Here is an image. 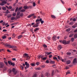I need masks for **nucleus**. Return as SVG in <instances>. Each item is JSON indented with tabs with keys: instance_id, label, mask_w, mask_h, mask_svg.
<instances>
[{
	"instance_id": "f257e3e1",
	"label": "nucleus",
	"mask_w": 77,
	"mask_h": 77,
	"mask_svg": "<svg viewBox=\"0 0 77 77\" xmlns=\"http://www.w3.org/2000/svg\"><path fill=\"white\" fill-rule=\"evenodd\" d=\"M36 24H35L34 26H32L33 27H37L39 26V24L40 23V20L37 19L35 21Z\"/></svg>"
},
{
	"instance_id": "f03ea898",
	"label": "nucleus",
	"mask_w": 77,
	"mask_h": 77,
	"mask_svg": "<svg viewBox=\"0 0 77 77\" xmlns=\"http://www.w3.org/2000/svg\"><path fill=\"white\" fill-rule=\"evenodd\" d=\"M23 57L26 59V60H30V57L29 56V54L27 53L24 54H23Z\"/></svg>"
},
{
	"instance_id": "7ed1b4c3",
	"label": "nucleus",
	"mask_w": 77,
	"mask_h": 77,
	"mask_svg": "<svg viewBox=\"0 0 77 77\" xmlns=\"http://www.w3.org/2000/svg\"><path fill=\"white\" fill-rule=\"evenodd\" d=\"M3 45H5V46L6 47H8V48H10V45L7 43H4Z\"/></svg>"
},
{
	"instance_id": "20e7f679",
	"label": "nucleus",
	"mask_w": 77,
	"mask_h": 77,
	"mask_svg": "<svg viewBox=\"0 0 77 77\" xmlns=\"http://www.w3.org/2000/svg\"><path fill=\"white\" fill-rule=\"evenodd\" d=\"M12 71L14 73V75L16 74L17 72V71L14 68L13 69Z\"/></svg>"
},
{
	"instance_id": "39448f33",
	"label": "nucleus",
	"mask_w": 77,
	"mask_h": 77,
	"mask_svg": "<svg viewBox=\"0 0 77 77\" xmlns=\"http://www.w3.org/2000/svg\"><path fill=\"white\" fill-rule=\"evenodd\" d=\"M73 64H75L77 63V58H75L72 61Z\"/></svg>"
},
{
	"instance_id": "423d86ee",
	"label": "nucleus",
	"mask_w": 77,
	"mask_h": 77,
	"mask_svg": "<svg viewBox=\"0 0 77 77\" xmlns=\"http://www.w3.org/2000/svg\"><path fill=\"white\" fill-rule=\"evenodd\" d=\"M7 3V2L5 1H4L2 2L0 4V5L1 6H3L5 4H6Z\"/></svg>"
},
{
	"instance_id": "0eeeda50",
	"label": "nucleus",
	"mask_w": 77,
	"mask_h": 77,
	"mask_svg": "<svg viewBox=\"0 0 77 77\" xmlns=\"http://www.w3.org/2000/svg\"><path fill=\"white\" fill-rule=\"evenodd\" d=\"M25 65L27 67V69H28L29 67V64H28L27 62H25Z\"/></svg>"
},
{
	"instance_id": "6e6552de",
	"label": "nucleus",
	"mask_w": 77,
	"mask_h": 77,
	"mask_svg": "<svg viewBox=\"0 0 77 77\" xmlns=\"http://www.w3.org/2000/svg\"><path fill=\"white\" fill-rule=\"evenodd\" d=\"M10 48H15V49H16L17 48V47L16 46H14V45H10Z\"/></svg>"
},
{
	"instance_id": "1a4fd4ad",
	"label": "nucleus",
	"mask_w": 77,
	"mask_h": 77,
	"mask_svg": "<svg viewBox=\"0 0 77 77\" xmlns=\"http://www.w3.org/2000/svg\"><path fill=\"white\" fill-rule=\"evenodd\" d=\"M57 36H54L53 37V40L54 41H56L57 39Z\"/></svg>"
},
{
	"instance_id": "9d476101",
	"label": "nucleus",
	"mask_w": 77,
	"mask_h": 77,
	"mask_svg": "<svg viewBox=\"0 0 77 77\" xmlns=\"http://www.w3.org/2000/svg\"><path fill=\"white\" fill-rule=\"evenodd\" d=\"M4 66V64L3 63H1L0 64V67H1V68H3Z\"/></svg>"
},
{
	"instance_id": "9b49d317",
	"label": "nucleus",
	"mask_w": 77,
	"mask_h": 77,
	"mask_svg": "<svg viewBox=\"0 0 77 77\" xmlns=\"http://www.w3.org/2000/svg\"><path fill=\"white\" fill-rule=\"evenodd\" d=\"M39 30V28H35L34 30V32H36V31H38Z\"/></svg>"
},
{
	"instance_id": "f8f14e48",
	"label": "nucleus",
	"mask_w": 77,
	"mask_h": 77,
	"mask_svg": "<svg viewBox=\"0 0 77 77\" xmlns=\"http://www.w3.org/2000/svg\"><path fill=\"white\" fill-rule=\"evenodd\" d=\"M62 48V46L61 45L58 46V49L59 50H60Z\"/></svg>"
},
{
	"instance_id": "ddd939ff",
	"label": "nucleus",
	"mask_w": 77,
	"mask_h": 77,
	"mask_svg": "<svg viewBox=\"0 0 77 77\" xmlns=\"http://www.w3.org/2000/svg\"><path fill=\"white\" fill-rule=\"evenodd\" d=\"M62 43L63 44H66V41L65 40H63L62 41Z\"/></svg>"
},
{
	"instance_id": "4468645a",
	"label": "nucleus",
	"mask_w": 77,
	"mask_h": 77,
	"mask_svg": "<svg viewBox=\"0 0 77 77\" xmlns=\"http://www.w3.org/2000/svg\"><path fill=\"white\" fill-rule=\"evenodd\" d=\"M23 36L22 35H19V36H17V38L18 39H19L20 38H23Z\"/></svg>"
},
{
	"instance_id": "2eb2a0df",
	"label": "nucleus",
	"mask_w": 77,
	"mask_h": 77,
	"mask_svg": "<svg viewBox=\"0 0 77 77\" xmlns=\"http://www.w3.org/2000/svg\"><path fill=\"white\" fill-rule=\"evenodd\" d=\"M34 15V14H32L31 15H29L28 16V17L30 18V17H32Z\"/></svg>"
},
{
	"instance_id": "dca6fc26",
	"label": "nucleus",
	"mask_w": 77,
	"mask_h": 77,
	"mask_svg": "<svg viewBox=\"0 0 77 77\" xmlns=\"http://www.w3.org/2000/svg\"><path fill=\"white\" fill-rule=\"evenodd\" d=\"M71 63V61L70 60H69L67 61L66 63L67 64H69Z\"/></svg>"
},
{
	"instance_id": "f3484780",
	"label": "nucleus",
	"mask_w": 77,
	"mask_h": 77,
	"mask_svg": "<svg viewBox=\"0 0 77 77\" xmlns=\"http://www.w3.org/2000/svg\"><path fill=\"white\" fill-rule=\"evenodd\" d=\"M42 19L40 18V21L41 22V23L42 24L44 23V21L43 20H42Z\"/></svg>"
},
{
	"instance_id": "a211bd4d",
	"label": "nucleus",
	"mask_w": 77,
	"mask_h": 77,
	"mask_svg": "<svg viewBox=\"0 0 77 77\" xmlns=\"http://www.w3.org/2000/svg\"><path fill=\"white\" fill-rule=\"evenodd\" d=\"M51 18H52L53 19H55L56 18L55 16L54 15H51Z\"/></svg>"
},
{
	"instance_id": "6ab92c4d",
	"label": "nucleus",
	"mask_w": 77,
	"mask_h": 77,
	"mask_svg": "<svg viewBox=\"0 0 77 77\" xmlns=\"http://www.w3.org/2000/svg\"><path fill=\"white\" fill-rule=\"evenodd\" d=\"M16 37V35L14 33H13L12 34V38H15Z\"/></svg>"
},
{
	"instance_id": "aec40b11",
	"label": "nucleus",
	"mask_w": 77,
	"mask_h": 77,
	"mask_svg": "<svg viewBox=\"0 0 77 77\" xmlns=\"http://www.w3.org/2000/svg\"><path fill=\"white\" fill-rule=\"evenodd\" d=\"M26 11V10L25 9H22L20 11V12H24Z\"/></svg>"
},
{
	"instance_id": "412c9836",
	"label": "nucleus",
	"mask_w": 77,
	"mask_h": 77,
	"mask_svg": "<svg viewBox=\"0 0 77 77\" xmlns=\"http://www.w3.org/2000/svg\"><path fill=\"white\" fill-rule=\"evenodd\" d=\"M23 8L25 9H28V7L26 6H24L23 7Z\"/></svg>"
},
{
	"instance_id": "4be33fe9",
	"label": "nucleus",
	"mask_w": 77,
	"mask_h": 77,
	"mask_svg": "<svg viewBox=\"0 0 77 77\" xmlns=\"http://www.w3.org/2000/svg\"><path fill=\"white\" fill-rule=\"evenodd\" d=\"M2 38L3 39H5L7 38V37L6 36H3L2 37Z\"/></svg>"
},
{
	"instance_id": "5701e85b",
	"label": "nucleus",
	"mask_w": 77,
	"mask_h": 77,
	"mask_svg": "<svg viewBox=\"0 0 77 77\" xmlns=\"http://www.w3.org/2000/svg\"><path fill=\"white\" fill-rule=\"evenodd\" d=\"M8 63L9 65H11V63L12 62H11L10 61H8Z\"/></svg>"
},
{
	"instance_id": "b1692460",
	"label": "nucleus",
	"mask_w": 77,
	"mask_h": 77,
	"mask_svg": "<svg viewBox=\"0 0 77 77\" xmlns=\"http://www.w3.org/2000/svg\"><path fill=\"white\" fill-rule=\"evenodd\" d=\"M70 30H71L70 28H69L68 29H66V32H69Z\"/></svg>"
},
{
	"instance_id": "393cba45",
	"label": "nucleus",
	"mask_w": 77,
	"mask_h": 77,
	"mask_svg": "<svg viewBox=\"0 0 77 77\" xmlns=\"http://www.w3.org/2000/svg\"><path fill=\"white\" fill-rule=\"evenodd\" d=\"M15 63H11V65H12L13 66H15Z\"/></svg>"
},
{
	"instance_id": "a878e982",
	"label": "nucleus",
	"mask_w": 77,
	"mask_h": 77,
	"mask_svg": "<svg viewBox=\"0 0 77 77\" xmlns=\"http://www.w3.org/2000/svg\"><path fill=\"white\" fill-rule=\"evenodd\" d=\"M74 35V34H71L69 35V37H72Z\"/></svg>"
},
{
	"instance_id": "bb28decb",
	"label": "nucleus",
	"mask_w": 77,
	"mask_h": 77,
	"mask_svg": "<svg viewBox=\"0 0 77 77\" xmlns=\"http://www.w3.org/2000/svg\"><path fill=\"white\" fill-rule=\"evenodd\" d=\"M74 38H77V34H76L74 35Z\"/></svg>"
},
{
	"instance_id": "cd10ccee",
	"label": "nucleus",
	"mask_w": 77,
	"mask_h": 77,
	"mask_svg": "<svg viewBox=\"0 0 77 77\" xmlns=\"http://www.w3.org/2000/svg\"><path fill=\"white\" fill-rule=\"evenodd\" d=\"M2 9L4 11H5L6 10V7H3L2 8Z\"/></svg>"
},
{
	"instance_id": "c85d7f7f",
	"label": "nucleus",
	"mask_w": 77,
	"mask_h": 77,
	"mask_svg": "<svg viewBox=\"0 0 77 77\" xmlns=\"http://www.w3.org/2000/svg\"><path fill=\"white\" fill-rule=\"evenodd\" d=\"M74 38H71V41L72 42H73L74 41Z\"/></svg>"
},
{
	"instance_id": "c756f323",
	"label": "nucleus",
	"mask_w": 77,
	"mask_h": 77,
	"mask_svg": "<svg viewBox=\"0 0 77 77\" xmlns=\"http://www.w3.org/2000/svg\"><path fill=\"white\" fill-rule=\"evenodd\" d=\"M15 19V18L14 17H12L11 18V20H13Z\"/></svg>"
},
{
	"instance_id": "7c9ffc66",
	"label": "nucleus",
	"mask_w": 77,
	"mask_h": 77,
	"mask_svg": "<svg viewBox=\"0 0 77 77\" xmlns=\"http://www.w3.org/2000/svg\"><path fill=\"white\" fill-rule=\"evenodd\" d=\"M32 77H38L36 74H35L33 75Z\"/></svg>"
},
{
	"instance_id": "2f4dec72",
	"label": "nucleus",
	"mask_w": 77,
	"mask_h": 77,
	"mask_svg": "<svg viewBox=\"0 0 77 77\" xmlns=\"http://www.w3.org/2000/svg\"><path fill=\"white\" fill-rule=\"evenodd\" d=\"M50 63H51V64H54V63H55V62L53 61H50Z\"/></svg>"
},
{
	"instance_id": "473e14b6",
	"label": "nucleus",
	"mask_w": 77,
	"mask_h": 77,
	"mask_svg": "<svg viewBox=\"0 0 77 77\" xmlns=\"http://www.w3.org/2000/svg\"><path fill=\"white\" fill-rule=\"evenodd\" d=\"M24 15V14L23 13H21L20 14V17H22Z\"/></svg>"
},
{
	"instance_id": "72a5a7b5",
	"label": "nucleus",
	"mask_w": 77,
	"mask_h": 77,
	"mask_svg": "<svg viewBox=\"0 0 77 77\" xmlns=\"http://www.w3.org/2000/svg\"><path fill=\"white\" fill-rule=\"evenodd\" d=\"M43 46L45 48H47V46L45 44L43 45Z\"/></svg>"
},
{
	"instance_id": "f704fd0d",
	"label": "nucleus",
	"mask_w": 77,
	"mask_h": 77,
	"mask_svg": "<svg viewBox=\"0 0 77 77\" xmlns=\"http://www.w3.org/2000/svg\"><path fill=\"white\" fill-rule=\"evenodd\" d=\"M54 70H53L52 71V76H53V75H54Z\"/></svg>"
},
{
	"instance_id": "c9c22d12",
	"label": "nucleus",
	"mask_w": 77,
	"mask_h": 77,
	"mask_svg": "<svg viewBox=\"0 0 77 77\" xmlns=\"http://www.w3.org/2000/svg\"><path fill=\"white\" fill-rule=\"evenodd\" d=\"M18 10V8L17 7L15 9V12H17V11Z\"/></svg>"
},
{
	"instance_id": "e433bc0d",
	"label": "nucleus",
	"mask_w": 77,
	"mask_h": 77,
	"mask_svg": "<svg viewBox=\"0 0 77 77\" xmlns=\"http://www.w3.org/2000/svg\"><path fill=\"white\" fill-rule=\"evenodd\" d=\"M70 72L69 71L67 72V73H66V75H67L68 74H70Z\"/></svg>"
},
{
	"instance_id": "4c0bfd02",
	"label": "nucleus",
	"mask_w": 77,
	"mask_h": 77,
	"mask_svg": "<svg viewBox=\"0 0 77 77\" xmlns=\"http://www.w3.org/2000/svg\"><path fill=\"white\" fill-rule=\"evenodd\" d=\"M20 14V12L19 11H18L17 13V15H19Z\"/></svg>"
},
{
	"instance_id": "58836bf2",
	"label": "nucleus",
	"mask_w": 77,
	"mask_h": 77,
	"mask_svg": "<svg viewBox=\"0 0 77 77\" xmlns=\"http://www.w3.org/2000/svg\"><path fill=\"white\" fill-rule=\"evenodd\" d=\"M20 68L22 70L24 69V68H23V66H20Z\"/></svg>"
},
{
	"instance_id": "ea45409f",
	"label": "nucleus",
	"mask_w": 77,
	"mask_h": 77,
	"mask_svg": "<svg viewBox=\"0 0 77 77\" xmlns=\"http://www.w3.org/2000/svg\"><path fill=\"white\" fill-rule=\"evenodd\" d=\"M32 5L33 7H35V6H36V4L35 2H33L32 4Z\"/></svg>"
},
{
	"instance_id": "a19ab883",
	"label": "nucleus",
	"mask_w": 77,
	"mask_h": 77,
	"mask_svg": "<svg viewBox=\"0 0 77 77\" xmlns=\"http://www.w3.org/2000/svg\"><path fill=\"white\" fill-rule=\"evenodd\" d=\"M22 7H20V8H19L18 9V11H20L21 9H22Z\"/></svg>"
},
{
	"instance_id": "79ce46f5",
	"label": "nucleus",
	"mask_w": 77,
	"mask_h": 77,
	"mask_svg": "<svg viewBox=\"0 0 77 77\" xmlns=\"http://www.w3.org/2000/svg\"><path fill=\"white\" fill-rule=\"evenodd\" d=\"M36 70H40L41 69V68L40 67H38V68H36Z\"/></svg>"
},
{
	"instance_id": "37998d69",
	"label": "nucleus",
	"mask_w": 77,
	"mask_h": 77,
	"mask_svg": "<svg viewBox=\"0 0 77 77\" xmlns=\"http://www.w3.org/2000/svg\"><path fill=\"white\" fill-rule=\"evenodd\" d=\"M48 72H46L45 74V76H47L48 75Z\"/></svg>"
},
{
	"instance_id": "c03bdc74",
	"label": "nucleus",
	"mask_w": 77,
	"mask_h": 77,
	"mask_svg": "<svg viewBox=\"0 0 77 77\" xmlns=\"http://www.w3.org/2000/svg\"><path fill=\"white\" fill-rule=\"evenodd\" d=\"M16 17H17V18H20V17L19 16V15H17Z\"/></svg>"
},
{
	"instance_id": "a18cd8bd",
	"label": "nucleus",
	"mask_w": 77,
	"mask_h": 77,
	"mask_svg": "<svg viewBox=\"0 0 77 77\" xmlns=\"http://www.w3.org/2000/svg\"><path fill=\"white\" fill-rule=\"evenodd\" d=\"M46 59H47V57H45L43 58L42 59L43 60H45Z\"/></svg>"
},
{
	"instance_id": "49530a36",
	"label": "nucleus",
	"mask_w": 77,
	"mask_h": 77,
	"mask_svg": "<svg viewBox=\"0 0 77 77\" xmlns=\"http://www.w3.org/2000/svg\"><path fill=\"white\" fill-rule=\"evenodd\" d=\"M30 65H31L32 66H33L35 65V64L33 63H31Z\"/></svg>"
},
{
	"instance_id": "de8ad7c7",
	"label": "nucleus",
	"mask_w": 77,
	"mask_h": 77,
	"mask_svg": "<svg viewBox=\"0 0 77 77\" xmlns=\"http://www.w3.org/2000/svg\"><path fill=\"white\" fill-rule=\"evenodd\" d=\"M16 15V13H14L12 14L13 16L14 17Z\"/></svg>"
},
{
	"instance_id": "09e8293b",
	"label": "nucleus",
	"mask_w": 77,
	"mask_h": 77,
	"mask_svg": "<svg viewBox=\"0 0 77 77\" xmlns=\"http://www.w3.org/2000/svg\"><path fill=\"white\" fill-rule=\"evenodd\" d=\"M71 54V53L70 52L67 53V55H70Z\"/></svg>"
},
{
	"instance_id": "8fccbe9b",
	"label": "nucleus",
	"mask_w": 77,
	"mask_h": 77,
	"mask_svg": "<svg viewBox=\"0 0 77 77\" xmlns=\"http://www.w3.org/2000/svg\"><path fill=\"white\" fill-rule=\"evenodd\" d=\"M70 41H68L67 42H66V44H69L70 43Z\"/></svg>"
},
{
	"instance_id": "3c124183",
	"label": "nucleus",
	"mask_w": 77,
	"mask_h": 77,
	"mask_svg": "<svg viewBox=\"0 0 77 77\" xmlns=\"http://www.w3.org/2000/svg\"><path fill=\"white\" fill-rule=\"evenodd\" d=\"M53 59L54 60H57V57H53Z\"/></svg>"
},
{
	"instance_id": "603ef678",
	"label": "nucleus",
	"mask_w": 77,
	"mask_h": 77,
	"mask_svg": "<svg viewBox=\"0 0 77 77\" xmlns=\"http://www.w3.org/2000/svg\"><path fill=\"white\" fill-rule=\"evenodd\" d=\"M5 13L6 14H8L9 13V11L8 10H6V12H5Z\"/></svg>"
},
{
	"instance_id": "864d4df0",
	"label": "nucleus",
	"mask_w": 77,
	"mask_h": 77,
	"mask_svg": "<svg viewBox=\"0 0 77 77\" xmlns=\"http://www.w3.org/2000/svg\"><path fill=\"white\" fill-rule=\"evenodd\" d=\"M12 60L13 61H15L16 60V58H13L12 59Z\"/></svg>"
},
{
	"instance_id": "5fc2aeb1",
	"label": "nucleus",
	"mask_w": 77,
	"mask_h": 77,
	"mask_svg": "<svg viewBox=\"0 0 77 77\" xmlns=\"http://www.w3.org/2000/svg\"><path fill=\"white\" fill-rule=\"evenodd\" d=\"M46 63H49V61L48 60H47L46 61Z\"/></svg>"
},
{
	"instance_id": "6e6d98bb",
	"label": "nucleus",
	"mask_w": 77,
	"mask_h": 77,
	"mask_svg": "<svg viewBox=\"0 0 77 77\" xmlns=\"http://www.w3.org/2000/svg\"><path fill=\"white\" fill-rule=\"evenodd\" d=\"M5 22H3L2 23V24L4 26V25H5Z\"/></svg>"
},
{
	"instance_id": "4d7b16f0",
	"label": "nucleus",
	"mask_w": 77,
	"mask_h": 77,
	"mask_svg": "<svg viewBox=\"0 0 77 77\" xmlns=\"http://www.w3.org/2000/svg\"><path fill=\"white\" fill-rule=\"evenodd\" d=\"M76 27V26H75V25L73 26H72V28H73V29H75V28Z\"/></svg>"
},
{
	"instance_id": "13d9d810",
	"label": "nucleus",
	"mask_w": 77,
	"mask_h": 77,
	"mask_svg": "<svg viewBox=\"0 0 77 77\" xmlns=\"http://www.w3.org/2000/svg\"><path fill=\"white\" fill-rule=\"evenodd\" d=\"M32 8V6H29V7H28V9L30 8Z\"/></svg>"
},
{
	"instance_id": "bf43d9fd",
	"label": "nucleus",
	"mask_w": 77,
	"mask_h": 77,
	"mask_svg": "<svg viewBox=\"0 0 77 77\" xmlns=\"http://www.w3.org/2000/svg\"><path fill=\"white\" fill-rule=\"evenodd\" d=\"M73 22H70L69 23V25H72L73 24Z\"/></svg>"
},
{
	"instance_id": "052dcab7",
	"label": "nucleus",
	"mask_w": 77,
	"mask_h": 77,
	"mask_svg": "<svg viewBox=\"0 0 77 77\" xmlns=\"http://www.w3.org/2000/svg\"><path fill=\"white\" fill-rule=\"evenodd\" d=\"M39 64V62H37L36 63V65H38Z\"/></svg>"
},
{
	"instance_id": "680f3d73",
	"label": "nucleus",
	"mask_w": 77,
	"mask_h": 77,
	"mask_svg": "<svg viewBox=\"0 0 77 77\" xmlns=\"http://www.w3.org/2000/svg\"><path fill=\"white\" fill-rule=\"evenodd\" d=\"M48 40H50V39H51V37H48Z\"/></svg>"
},
{
	"instance_id": "e2e57ef3",
	"label": "nucleus",
	"mask_w": 77,
	"mask_h": 77,
	"mask_svg": "<svg viewBox=\"0 0 77 77\" xmlns=\"http://www.w3.org/2000/svg\"><path fill=\"white\" fill-rule=\"evenodd\" d=\"M43 55H40V57L41 58H42H42H43Z\"/></svg>"
},
{
	"instance_id": "0e129e2a",
	"label": "nucleus",
	"mask_w": 77,
	"mask_h": 77,
	"mask_svg": "<svg viewBox=\"0 0 77 77\" xmlns=\"http://www.w3.org/2000/svg\"><path fill=\"white\" fill-rule=\"evenodd\" d=\"M11 15H8L7 17L8 18H10L11 17Z\"/></svg>"
},
{
	"instance_id": "69168bd1",
	"label": "nucleus",
	"mask_w": 77,
	"mask_h": 77,
	"mask_svg": "<svg viewBox=\"0 0 77 77\" xmlns=\"http://www.w3.org/2000/svg\"><path fill=\"white\" fill-rule=\"evenodd\" d=\"M76 19H75V18L73 19V21L75 22L76 21Z\"/></svg>"
},
{
	"instance_id": "338daca9",
	"label": "nucleus",
	"mask_w": 77,
	"mask_h": 77,
	"mask_svg": "<svg viewBox=\"0 0 77 77\" xmlns=\"http://www.w3.org/2000/svg\"><path fill=\"white\" fill-rule=\"evenodd\" d=\"M57 58L59 60H60V57L59 56H57Z\"/></svg>"
},
{
	"instance_id": "774afa93",
	"label": "nucleus",
	"mask_w": 77,
	"mask_h": 77,
	"mask_svg": "<svg viewBox=\"0 0 77 77\" xmlns=\"http://www.w3.org/2000/svg\"><path fill=\"white\" fill-rule=\"evenodd\" d=\"M12 7H11V6H9V9H11L12 8Z\"/></svg>"
}]
</instances>
